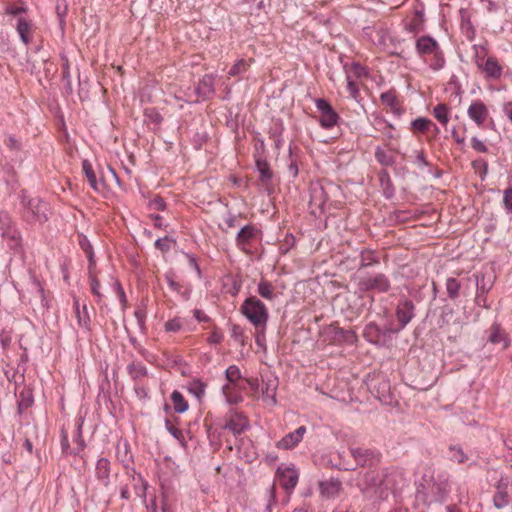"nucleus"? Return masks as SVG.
<instances>
[{
  "label": "nucleus",
  "mask_w": 512,
  "mask_h": 512,
  "mask_svg": "<svg viewBox=\"0 0 512 512\" xmlns=\"http://www.w3.org/2000/svg\"><path fill=\"white\" fill-rule=\"evenodd\" d=\"M19 213L23 222L30 226H42L52 214L50 204L40 197H31L25 190L19 193Z\"/></svg>",
  "instance_id": "1"
},
{
  "label": "nucleus",
  "mask_w": 512,
  "mask_h": 512,
  "mask_svg": "<svg viewBox=\"0 0 512 512\" xmlns=\"http://www.w3.org/2000/svg\"><path fill=\"white\" fill-rule=\"evenodd\" d=\"M415 51L419 58L428 61V66L432 71H440L446 65L440 44L430 35H422L416 39Z\"/></svg>",
  "instance_id": "2"
},
{
  "label": "nucleus",
  "mask_w": 512,
  "mask_h": 512,
  "mask_svg": "<svg viewBox=\"0 0 512 512\" xmlns=\"http://www.w3.org/2000/svg\"><path fill=\"white\" fill-rule=\"evenodd\" d=\"M241 312L254 327L267 326L269 318L268 309L257 297H248L241 305Z\"/></svg>",
  "instance_id": "3"
},
{
  "label": "nucleus",
  "mask_w": 512,
  "mask_h": 512,
  "mask_svg": "<svg viewBox=\"0 0 512 512\" xmlns=\"http://www.w3.org/2000/svg\"><path fill=\"white\" fill-rule=\"evenodd\" d=\"M404 472L398 468H386L381 471L380 500H385L390 493H396L405 485Z\"/></svg>",
  "instance_id": "4"
},
{
  "label": "nucleus",
  "mask_w": 512,
  "mask_h": 512,
  "mask_svg": "<svg viewBox=\"0 0 512 512\" xmlns=\"http://www.w3.org/2000/svg\"><path fill=\"white\" fill-rule=\"evenodd\" d=\"M396 334L395 329L388 326L381 327L375 322L368 323L363 330L365 340L377 347H388Z\"/></svg>",
  "instance_id": "5"
},
{
  "label": "nucleus",
  "mask_w": 512,
  "mask_h": 512,
  "mask_svg": "<svg viewBox=\"0 0 512 512\" xmlns=\"http://www.w3.org/2000/svg\"><path fill=\"white\" fill-rule=\"evenodd\" d=\"M390 289L391 281L389 277L380 272L362 276L357 283V291L360 293H388Z\"/></svg>",
  "instance_id": "6"
},
{
  "label": "nucleus",
  "mask_w": 512,
  "mask_h": 512,
  "mask_svg": "<svg viewBox=\"0 0 512 512\" xmlns=\"http://www.w3.org/2000/svg\"><path fill=\"white\" fill-rule=\"evenodd\" d=\"M366 385L371 394L381 403L389 405L392 403L390 381L382 373L368 375Z\"/></svg>",
  "instance_id": "7"
},
{
  "label": "nucleus",
  "mask_w": 512,
  "mask_h": 512,
  "mask_svg": "<svg viewBox=\"0 0 512 512\" xmlns=\"http://www.w3.org/2000/svg\"><path fill=\"white\" fill-rule=\"evenodd\" d=\"M349 452L356 462L355 467H346L347 471H354L356 467L372 468L381 462L382 454L377 449L365 447H350Z\"/></svg>",
  "instance_id": "8"
},
{
  "label": "nucleus",
  "mask_w": 512,
  "mask_h": 512,
  "mask_svg": "<svg viewBox=\"0 0 512 512\" xmlns=\"http://www.w3.org/2000/svg\"><path fill=\"white\" fill-rule=\"evenodd\" d=\"M416 308L412 300L401 297L396 305L395 316L397 319L398 327L395 331L399 333L403 330L415 317Z\"/></svg>",
  "instance_id": "9"
},
{
  "label": "nucleus",
  "mask_w": 512,
  "mask_h": 512,
  "mask_svg": "<svg viewBox=\"0 0 512 512\" xmlns=\"http://www.w3.org/2000/svg\"><path fill=\"white\" fill-rule=\"evenodd\" d=\"M314 102L317 110L321 114L318 120L319 125L324 129H331L335 127L338 124L340 117L331 104L323 98H317Z\"/></svg>",
  "instance_id": "10"
},
{
  "label": "nucleus",
  "mask_w": 512,
  "mask_h": 512,
  "mask_svg": "<svg viewBox=\"0 0 512 512\" xmlns=\"http://www.w3.org/2000/svg\"><path fill=\"white\" fill-rule=\"evenodd\" d=\"M310 202L309 206L311 214L315 217L321 215L326 208V202L328 200L327 194L323 186L319 183H314L310 186Z\"/></svg>",
  "instance_id": "11"
},
{
  "label": "nucleus",
  "mask_w": 512,
  "mask_h": 512,
  "mask_svg": "<svg viewBox=\"0 0 512 512\" xmlns=\"http://www.w3.org/2000/svg\"><path fill=\"white\" fill-rule=\"evenodd\" d=\"M260 230L253 224L242 226L237 232L235 243L236 246L243 252L248 251V247L252 241L258 237Z\"/></svg>",
  "instance_id": "12"
},
{
  "label": "nucleus",
  "mask_w": 512,
  "mask_h": 512,
  "mask_svg": "<svg viewBox=\"0 0 512 512\" xmlns=\"http://www.w3.org/2000/svg\"><path fill=\"white\" fill-rule=\"evenodd\" d=\"M361 490L365 493H370L375 496L377 499H380V490H381V471H372L369 470L363 474Z\"/></svg>",
  "instance_id": "13"
},
{
  "label": "nucleus",
  "mask_w": 512,
  "mask_h": 512,
  "mask_svg": "<svg viewBox=\"0 0 512 512\" xmlns=\"http://www.w3.org/2000/svg\"><path fill=\"white\" fill-rule=\"evenodd\" d=\"M223 428L230 430L235 436H237L248 430L250 425L249 421L242 413L230 411Z\"/></svg>",
  "instance_id": "14"
},
{
  "label": "nucleus",
  "mask_w": 512,
  "mask_h": 512,
  "mask_svg": "<svg viewBox=\"0 0 512 512\" xmlns=\"http://www.w3.org/2000/svg\"><path fill=\"white\" fill-rule=\"evenodd\" d=\"M277 476L282 488L287 494H291L298 483V470L294 467H286L284 469L278 468Z\"/></svg>",
  "instance_id": "15"
},
{
  "label": "nucleus",
  "mask_w": 512,
  "mask_h": 512,
  "mask_svg": "<svg viewBox=\"0 0 512 512\" xmlns=\"http://www.w3.org/2000/svg\"><path fill=\"white\" fill-rule=\"evenodd\" d=\"M111 462L106 457H100L95 465L94 476L101 486L109 488L111 485Z\"/></svg>",
  "instance_id": "16"
},
{
  "label": "nucleus",
  "mask_w": 512,
  "mask_h": 512,
  "mask_svg": "<svg viewBox=\"0 0 512 512\" xmlns=\"http://www.w3.org/2000/svg\"><path fill=\"white\" fill-rule=\"evenodd\" d=\"M467 114L478 127H482L489 117V110L483 102L475 100L468 107Z\"/></svg>",
  "instance_id": "17"
},
{
  "label": "nucleus",
  "mask_w": 512,
  "mask_h": 512,
  "mask_svg": "<svg viewBox=\"0 0 512 512\" xmlns=\"http://www.w3.org/2000/svg\"><path fill=\"white\" fill-rule=\"evenodd\" d=\"M256 170L259 173V180L262 186L270 192L273 179V171L270 169V165L264 157L255 156Z\"/></svg>",
  "instance_id": "18"
},
{
  "label": "nucleus",
  "mask_w": 512,
  "mask_h": 512,
  "mask_svg": "<svg viewBox=\"0 0 512 512\" xmlns=\"http://www.w3.org/2000/svg\"><path fill=\"white\" fill-rule=\"evenodd\" d=\"M195 94L203 101L215 94V78L212 74H205L195 88Z\"/></svg>",
  "instance_id": "19"
},
{
  "label": "nucleus",
  "mask_w": 512,
  "mask_h": 512,
  "mask_svg": "<svg viewBox=\"0 0 512 512\" xmlns=\"http://www.w3.org/2000/svg\"><path fill=\"white\" fill-rule=\"evenodd\" d=\"M306 433L305 426H299L294 431L287 433L277 443V448L284 450H291L295 448L303 439Z\"/></svg>",
  "instance_id": "20"
},
{
  "label": "nucleus",
  "mask_w": 512,
  "mask_h": 512,
  "mask_svg": "<svg viewBox=\"0 0 512 512\" xmlns=\"http://www.w3.org/2000/svg\"><path fill=\"white\" fill-rule=\"evenodd\" d=\"M116 457L126 470V474H129L130 471L135 473V468L131 466L134 459L130 451L129 443L127 441H124L123 443H118L116 447Z\"/></svg>",
  "instance_id": "21"
},
{
  "label": "nucleus",
  "mask_w": 512,
  "mask_h": 512,
  "mask_svg": "<svg viewBox=\"0 0 512 512\" xmlns=\"http://www.w3.org/2000/svg\"><path fill=\"white\" fill-rule=\"evenodd\" d=\"M0 229L4 237H9L13 241V245L19 246L21 242V234L17 230L11 229V220L6 212L0 213Z\"/></svg>",
  "instance_id": "22"
},
{
  "label": "nucleus",
  "mask_w": 512,
  "mask_h": 512,
  "mask_svg": "<svg viewBox=\"0 0 512 512\" xmlns=\"http://www.w3.org/2000/svg\"><path fill=\"white\" fill-rule=\"evenodd\" d=\"M34 403V396L32 390L29 388H24L19 393V400L17 402V415L22 417V420L30 421L29 415L24 414V411L30 408Z\"/></svg>",
  "instance_id": "23"
},
{
  "label": "nucleus",
  "mask_w": 512,
  "mask_h": 512,
  "mask_svg": "<svg viewBox=\"0 0 512 512\" xmlns=\"http://www.w3.org/2000/svg\"><path fill=\"white\" fill-rule=\"evenodd\" d=\"M380 263V257L377 251L364 248L359 253L358 269H365L376 266Z\"/></svg>",
  "instance_id": "24"
},
{
  "label": "nucleus",
  "mask_w": 512,
  "mask_h": 512,
  "mask_svg": "<svg viewBox=\"0 0 512 512\" xmlns=\"http://www.w3.org/2000/svg\"><path fill=\"white\" fill-rule=\"evenodd\" d=\"M488 342L503 344V349H506L510 344V339L498 323H493L489 329Z\"/></svg>",
  "instance_id": "25"
},
{
  "label": "nucleus",
  "mask_w": 512,
  "mask_h": 512,
  "mask_svg": "<svg viewBox=\"0 0 512 512\" xmlns=\"http://www.w3.org/2000/svg\"><path fill=\"white\" fill-rule=\"evenodd\" d=\"M20 433L24 437L23 447L29 452L33 451V443L32 438L37 437V427L34 423L30 421H26L25 423L21 422Z\"/></svg>",
  "instance_id": "26"
},
{
  "label": "nucleus",
  "mask_w": 512,
  "mask_h": 512,
  "mask_svg": "<svg viewBox=\"0 0 512 512\" xmlns=\"http://www.w3.org/2000/svg\"><path fill=\"white\" fill-rule=\"evenodd\" d=\"M379 183L383 197L387 200L392 199L395 196V187L386 169H382L379 172Z\"/></svg>",
  "instance_id": "27"
},
{
  "label": "nucleus",
  "mask_w": 512,
  "mask_h": 512,
  "mask_svg": "<svg viewBox=\"0 0 512 512\" xmlns=\"http://www.w3.org/2000/svg\"><path fill=\"white\" fill-rule=\"evenodd\" d=\"M485 73L486 77L498 79L502 75V67L494 57H488L482 65H478Z\"/></svg>",
  "instance_id": "28"
},
{
  "label": "nucleus",
  "mask_w": 512,
  "mask_h": 512,
  "mask_svg": "<svg viewBox=\"0 0 512 512\" xmlns=\"http://www.w3.org/2000/svg\"><path fill=\"white\" fill-rule=\"evenodd\" d=\"M341 481L338 478H331L319 483V490L322 496L327 498L335 497L341 489Z\"/></svg>",
  "instance_id": "29"
},
{
  "label": "nucleus",
  "mask_w": 512,
  "mask_h": 512,
  "mask_svg": "<svg viewBox=\"0 0 512 512\" xmlns=\"http://www.w3.org/2000/svg\"><path fill=\"white\" fill-rule=\"evenodd\" d=\"M82 169H83V172L88 180L90 187L96 192L101 191V189L103 187V180L102 179H100L99 181L97 180L96 173L92 167V164L89 162V160L85 159L82 161Z\"/></svg>",
  "instance_id": "30"
},
{
  "label": "nucleus",
  "mask_w": 512,
  "mask_h": 512,
  "mask_svg": "<svg viewBox=\"0 0 512 512\" xmlns=\"http://www.w3.org/2000/svg\"><path fill=\"white\" fill-rule=\"evenodd\" d=\"M32 24L26 18L19 16L17 18L16 31L20 37V40L28 45L31 40Z\"/></svg>",
  "instance_id": "31"
},
{
  "label": "nucleus",
  "mask_w": 512,
  "mask_h": 512,
  "mask_svg": "<svg viewBox=\"0 0 512 512\" xmlns=\"http://www.w3.org/2000/svg\"><path fill=\"white\" fill-rule=\"evenodd\" d=\"M493 504L501 509L508 505L507 484L500 480L496 486V492L493 496Z\"/></svg>",
  "instance_id": "32"
},
{
  "label": "nucleus",
  "mask_w": 512,
  "mask_h": 512,
  "mask_svg": "<svg viewBox=\"0 0 512 512\" xmlns=\"http://www.w3.org/2000/svg\"><path fill=\"white\" fill-rule=\"evenodd\" d=\"M283 132V121L281 119H277L269 130V136L274 140L275 148L277 150H280L284 144Z\"/></svg>",
  "instance_id": "33"
},
{
  "label": "nucleus",
  "mask_w": 512,
  "mask_h": 512,
  "mask_svg": "<svg viewBox=\"0 0 512 512\" xmlns=\"http://www.w3.org/2000/svg\"><path fill=\"white\" fill-rule=\"evenodd\" d=\"M276 390H277L276 381H268V382L264 383L262 386L263 401L272 406L276 405L277 404Z\"/></svg>",
  "instance_id": "34"
},
{
  "label": "nucleus",
  "mask_w": 512,
  "mask_h": 512,
  "mask_svg": "<svg viewBox=\"0 0 512 512\" xmlns=\"http://www.w3.org/2000/svg\"><path fill=\"white\" fill-rule=\"evenodd\" d=\"M74 309H75V314H76L78 325L83 328L89 329L90 316L87 311V306L84 304L81 307L79 300L75 298L74 299Z\"/></svg>",
  "instance_id": "35"
},
{
  "label": "nucleus",
  "mask_w": 512,
  "mask_h": 512,
  "mask_svg": "<svg viewBox=\"0 0 512 512\" xmlns=\"http://www.w3.org/2000/svg\"><path fill=\"white\" fill-rule=\"evenodd\" d=\"M476 278V289L481 295L487 294L494 284V279L492 275H486L484 273H477L475 275Z\"/></svg>",
  "instance_id": "36"
},
{
  "label": "nucleus",
  "mask_w": 512,
  "mask_h": 512,
  "mask_svg": "<svg viewBox=\"0 0 512 512\" xmlns=\"http://www.w3.org/2000/svg\"><path fill=\"white\" fill-rule=\"evenodd\" d=\"M127 373L132 380L137 381L148 375V370L141 362L133 361L127 365Z\"/></svg>",
  "instance_id": "37"
},
{
  "label": "nucleus",
  "mask_w": 512,
  "mask_h": 512,
  "mask_svg": "<svg viewBox=\"0 0 512 512\" xmlns=\"http://www.w3.org/2000/svg\"><path fill=\"white\" fill-rule=\"evenodd\" d=\"M374 127L378 131L382 132V134L384 135V137L387 140H392L395 138V135L393 133L394 126L390 122H388L385 118L376 117L374 120Z\"/></svg>",
  "instance_id": "38"
},
{
  "label": "nucleus",
  "mask_w": 512,
  "mask_h": 512,
  "mask_svg": "<svg viewBox=\"0 0 512 512\" xmlns=\"http://www.w3.org/2000/svg\"><path fill=\"white\" fill-rule=\"evenodd\" d=\"M448 458L450 461L463 464L468 461L469 456L464 452L463 448L459 445H450L448 447Z\"/></svg>",
  "instance_id": "39"
},
{
  "label": "nucleus",
  "mask_w": 512,
  "mask_h": 512,
  "mask_svg": "<svg viewBox=\"0 0 512 512\" xmlns=\"http://www.w3.org/2000/svg\"><path fill=\"white\" fill-rule=\"evenodd\" d=\"M171 401L173 403V407L176 413H184L188 410L189 405L188 402L185 400L182 393L178 390H174L171 394Z\"/></svg>",
  "instance_id": "40"
},
{
  "label": "nucleus",
  "mask_w": 512,
  "mask_h": 512,
  "mask_svg": "<svg viewBox=\"0 0 512 512\" xmlns=\"http://www.w3.org/2000/svg\"><path fill=\"white\" fill-rule=\"evenodd\" d=\"M374 156L376 161L385 167L393 166L396 162L395 157L391 154H388L381 146H377L375 148Z\"/></svg>",
  "instance_id": "41"
},
{
  "label": "nucleus",
  "mask_w": 512,
  "mask_h": 512,
  "mask_svg": "<svg viewBox=\"0 0 512 512\" xmlns=\"http://www.w3.org/2000/svg\"><path fill=\"white\" fill-rule=\"evenodd\" d=\"M83 419L79 418L76 425V430L73 436V441L77 444V448L73 450L74 455H79L84 450L86 443L82 435Z\"/></svg>",
  "instance_id": "42"
},
{
  "label": "nucleus",
  "mask_w": 512,
  "mask_h": 512,
  "mask_svg": "<svg viewBox=\"0 0 512 512\" xmlns=\"http://www.w3.org/2000/svg\"><path fill=\"white\" fill-rule=\"evenodd\" d=\"M446 292L451 300H455L460 296L461 283L455 277H448L445 283Z\"/></svg>",
  "instance_id": "43"
},
{
  "label": "nucleus",
  "mask_w": 512,
  "mask_h": 512,
  "mask_svg": "<svg viewBox=\"0 0 512 512\" xmlns=\"http://www.w3.org/2000/svg\"><path fill=\"white\" fill-rule=\"evenodd\" d=\"M251 60L239 59L235 62V64L229 69L228 75L231 77H236L243 75L246 73L250 67Z\"/></svg>",
  "instance_id": "44"
},
{
  "label": "nucleus",
  "mask_w": 512,
  "mask_h": 512,
  "mask_svg": "<svg viewBox=\"0 0 512 512\" xmlns=\"http://www.w3.org/2000/svg\"><path fill=\"white\" fill-rule=\"evenodd\" d=\"M257 291L262 298L270 301L274 300L276 297L272 284L266 280H261L258 283Z\"/></svg>",
  "instance_id": "45"
},
{
  "label": "nucleus",
  "mask_w": 512,
  "mask_h": 512,
  "mask_svg": "<svg viewBox=\"0 0 512 512\" xmlns=\"http://www.w3.org/2000/svg\"><path fill=\"white\" fill-rule=\"evenodd\" d=\"M334 338L347 344H353L356 341L357 336L351 330H345L343 328L337 327L334 329Z\"/></svg>",
  "instance_id": "46"
},
{
  "label": "nucleus",
  "mask_w": 512,
  "mask_h": 512,
  "mask_svg": "<svg viewBox=\"0 0 512 512\" xmlns=\"http://www.w3.org/2000/svg\"><path fill=\"white\" fill-rule=\"evenodd\" d=\"M453 315H454L453 308L448 304L443 305L440 308V314H439V318H438V322H437L438 326L440 328L447 326L450 323V321L452 320Z\"/></svg>",
  "instance_id": "47"
},
{
  "label": "nucleus",
  "mask_w": 512,
  "mask_h": 512,
  "mask_svg": "<svg viewBox=\"0 0 512 512\" xmlns=\"http://www.w3.org/2000/svg\"><path fill=\"white\" fill-rule=\"evenodd\" d=\"M449 108L445 104H438L433 108L434 117L444 126L449 122Z\"/></svg>",
  "instance_id": "48"
},
{
  "label": "nucleus",
  "mask_w": 512,
  "mask_h": 512,
  "mask_svg": "<svg viewBox=\"0 0 512 512\" xmlns=\"http://www.w3.org/2000/svg\"><path fill=\"white\" fill-rule=\"evenodd\" d=\"M189 392L197 399H201L205 395L206 384L199 379H194L188 385Z\"/></svg>",
  "instance_id": "49"
},
{
  "label": "nucleus",
  "mask_w": 512,
  "mask_h": 512,
  "mask_svg": "<svg viewBox=\"0 0 512 512\" xmlns=\"http://www.w3.org/2000/svg\"><path fill=\"white\" fill-rule=\"evenodd\" d=\"M431 126H434L436 131H438V128L435 126V124H433V122L428 118L419 117L411 122V127L422 133L428 131Z\"/></svg>",
  "instance_id": "50"
},
{
  "label": "nucleus",
  "mask_w": 512,
  "mask_h": 512,
  "mask_svg": "<svg viewBox=\"0 0 512 512\" xmlns=\"http://www.w3.org/2000/svg\"><path fill=\"white\" fill-rule=\"evenodd\" d=\"M287 171L292 178H296L299 173L297 158L294 156L291 144L289 145Z\"/></svg>",
  "instance_id": "51"
},
{
  "label": "nucleus",
  "mask_w": 512,
  "mask_h": 512,
  "mask_svg": "<svg viewBox=\"0 0 512 512\" xmlns=\"http://www.w3.org/2000/svg\"><path fill=\"white\" fill-rule=\"evenodd\" d=\"M165 428L181 444L182 447H186V441L182 430L173 426L169 419L165 420Z\"/></svg>",
  "instance_id": "52"
},
{
  "label": "nucleus",
  "mask_w": 512,
  "mask_h": 512,
  "mask_svg": "<svg viewBox=\"0 0 512 512\" xmlns=\"http://www.w3.org/2000/svg\"><path fill=\"white\" fill-rule=\"evenodd\" d=\"M56 14L59 19V25L61 29L65 26V17L67 15L68 5L66 3V0H57L56 2Z\"/></svg>",
  "instance_id": "53"
},
{
  "label": "nucleus",
  "mask_w": 512,
  "mask_h": 512,
  "mask_svg": "<svg viewBox=\"0 0 512 512\" xmlns=\"http://www.w3.org/2000/svg\"><path fill=\"white\" fill-rule=\"evenodd\" d=\"M225 377L230 383H236L242 378L241 371L237 365H230L225 371Z\"/></svg>",
  "instance_id": "54"
},
{
  "label": "nucleus",
  "mask_w": 512,
  "mask_h": 512,
  "mask_svg": "<svg viewBox=\"0 0 512 512\" xmlns=\"http://www.w3.org/2000/svg\"><path fill=\"white\" fill-rule=\"evenodd\" d=\"M231 337L234 341L238 342L242 347L245 346V335L243 328L238 324H233L231 327Z\"/></svg>",
  "instance_id": "55"
},
{
  "label": "nucleus",
  "mask_w": 512,
  "mask_h": 512,
  "mask_svg": "<svg viewBox=\"0 0 512 512\" xmlns=\"http://www.w3.org/2000/svg\"><path fill=\"white\" fill-rule=\"evenodd\" d=\"M380 101L383 105L393 108L397 103L396 95L393 91L389 90L381 93Z\"/></svg>",
  "instance_id": "56"
},
{
  "label": "nucleus",
  "mask_w": 512,
  "mask_h": 512,
  "mask_svg": "<svg viewBox=\"0 0 512 512\" xmlns=\"http://www.w3.org/2000/svg\"><path fill=\"white\" fill-rule=\"evenodd\" d=\"M472 167L480 171V177L484 180L488 173V162L483 158H478L472 162Z\"/></svg>",
  "instance_id": "57"
},
{
  "label": "nucleus",
  "mask_w": 512,
  "mask_h": 512,
  "mask_svg": "<svg viewBox=\"0 0 512 512\" xmlns=\"http://www.w3.org/2000/svg\"><path fill=\"white\" fill-rule=\"evenodd\" d=\"M266 327L267 326L255 327V329H256L255 342L258 347H260L264 350L266 349V337H265Z\"/></svg>",
  "instance_id": "58"
},
{
  "label": "nucleus",
  "mask_w": 512,
  "mask_h": 512,
  "mask_svg": "<svg viewBox=\"0 0 512 512\" xmlns=\"http://www.w3.org/2000/svg\"><path fill=\"white\" fill-rule=\"evenodd\" d=\"M145 117L152 123L159 125L163 121V117L155 108L145 109Z\"/></svg>",
  "instance_id": "59"
},
{
  "label": "nucleus",
  "mask_w": 512,
  "mask_h": 512,
  "mask_svg": "<svg viewBox=\"0 0 512 512\" xmlns=\"http://www.w3.org/2000/svg\"><path fill=\"white\" fill-rule=\"evenodd\" d=\"M174 242V240L169 237V236H165L163 238H158L154 245L155 247L162 251V252H167L171 249V243Z\"/></svg>",
  "instance_id": "60"
},
{
  "label": "nucleus",
  "mask_w": 512,
  "mask_h": 512,
  "mask_svg": "<svg viewBox=\"0 0 512 512\" xmlns=\"http://www.w3.org/2000/svg\"><path fill=\"white\" fill-rule=\"evenodd\" d=\"M166 206L165 200L160 196H156L148 202V208L150 210L164 211L166 210Z\"/></svg>",
  "instance_id": "61"
},
{
  "label": "nucleus",
  "mask_w": 512,
  "mask_h": 512,
  "mask_svg": "<svg viewBox=\"0 0 512 512\" xmlns=\"http://www.w3.org/2000/svg\"><path fill=\"white\" fill-rule=\"evenodd\" d=\"M413 153L415 154L414 163L420 169L430 166L429 161L426 159L424 150H415V151H413Z\"/></svg>",
  "instance_id": "62"
},
{
  "label": "nucleus",
  "mask_w": 512,
  "mask_h": 512,
  "mask_svg": "<svg viewBox=\"0 0 512 512\" xmlns=\"http://www.w3.org/2000/svg\"><path fill=\"white\" fill-rule=\"evenodd\" d=\"M503 206L507 214H512V187L503 192Z\"/></svg>",
  "instance_id": "63"
},
{
  "label": "nucleus",
  "mask_w": 512,
  "mask_h": 512,
  "mask_svg": "<svg viewBox=\"0 0 512 512\" xmlns=\"http://www.w3.org/2000/svg\"><path fill=\"white\" fill-rule=\"evenodd\" d=\"M224 339V335L218 327H214L209 337L207 338V342L211 345L220 344Z\"/></svg>",
  "instance_id": "64"
}]
</instances>
